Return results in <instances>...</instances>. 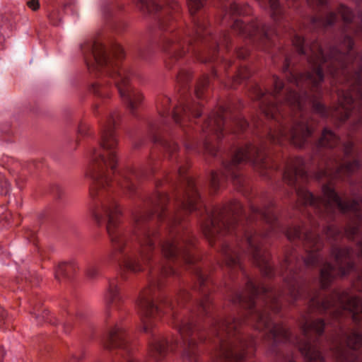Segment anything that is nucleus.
Wrapping results in <instances>:
<instances>
[{
    "label": "nucleus",
    "mask_w": 362,
    "mask_h": 362,
    "mask_svg": "<svg viewBox=\"0 0 362 362\" xmlns=\"http://www.w3.org/2000/svg\"><path fill=\"white\" fill-rule=\"evenodd\" d=\"M339 13L346 22H349L352 19V13L351 11L344 6H341L339 8Z\"/></svg>",
    "instance_id": "37"
},
{
    "label": "nucleus",
    "mask_w": 362,
    "mask_h": 362,
    "mask_svg": "<svg viewBox=\"0 0 362 362\" xmlns=\"http://www.w3.org/2000/svg\"><path fill=\"white\" fill-rule=\"evenodd\" d=\"M300 326L304 339L298 342L299 349L308 362H324V358L313 344V334H322L325 323L322 320H313L305 314L302 317Z\"/></svg>",
    "instance_id": "5"
},
{
    "label": "nucleus",
    "mask_w": 362,
    "mask_h": 362,
    "mask_svg": "<svg viewBox=\"0 0 362 362\" xmlns=\"http://www.w3.org/2000/svg\"><path fill=\"white\" fill-rule=\"evenodd\" d=\"M336 269L329 263H325L320 272V282L322 287L325 288L331 283L337 275Z\"/></svg>",
    "instance_id": "22"
},
{
    "label": "nucleus",
    "mask_w": 362,
    "mask_h": 362,
    "mask_svg": "<svg viewBox=\"0 0 362 362\" xmlns=\"http://www.w3.org/2000/svg\"><path fill=\"white\" fill-rule=\"evenodd\" d=\"M172 272H173V270L170 268H168V269L165 268V269H163V272L165 274H168V273H171Z\"/></svg>",
    "instance_id": "62"
},
{
    "label": "nucleus",
    "mask_w": 362,
    "mask_h": 362,
    "mask_svg": "<svg viewBox=\"0 0 362 362\" xmlns=\"http://www.w3.org/2000/svg\"><path fill=\"white\" fill-rule=\"evenodd\" d=\"M343 58L344 55L341 53H338L337 49H336L335 48L332 49L330 50L329 56V59L330 60L329 66H335L337 65L339 66H342L343 63L341 60Z\"/></svg>",
    "instance_id": "31"
},
{
    "label": "nucleus",
    "mask_w": 362,
    "mask_h": 362,
    "mask_svg": "<svg viewBox=\"0 0 362 362\" xmlns=\"http://www.w3.org/2000/svg\"><path fill=\"white\" fill-rule=\"evenodd\" d=\"M310 52L309 64L311 70L305 75L301 74L298 76L291 75V82L294 83L297 86L304 83H311L313 86H317L323 80L322 66L324 63L327 62L328 59L325 57L321 47L317 42L311 45Z\"/></svg>",
    "instance_id": "9"
},
{
    "label": "nucleus",
    "mask_w": 362,
    "mask_h": 362,
    "mask_svg": "<svg viewBox=\"0 0 362 362\" xmlns=\"http://www.w3.org/2000/svg\"><path fill=\"white\" fill-rule=\"evenodd\" d=\"M269 5L274 13H277L279 8V0H269Z\"/></svg>",
    "instance_id": "50"
},
{
    "label": "nucleus",
    "mask_w": 362,
    "mask_h": 362,
    "mask_svg": "<svg viewBox=\"0 0 362 362\" xmlns=\"http://www.w3.org/2000/svg\"><path fill=\"white\" fill-rule=\"evenodd\" d=\"M255 318L256 320L255 328L259 330L268 329L275 342L288 337V332L284 326L276 324L272 325V326L270 325L267 309L258 311L255 314Z\"/></svg>",
    "instance_id": "10"
},
{
    "label": "nucleus",
    "mask_w": 362,
    "mask_h": 362,
    "mask_svg": "<svg viewBox=\"0 0 362 362\" xmlns=\"http://www.w3.org/2000/svg\"><path fill=\"white\" fill-rule=\"evenodd\" d=\"M274 90L273 94L277 93L284 87L283 83L277 77L274 78Z\"/></svg>",
    "instance_id": "47"
},
{
    "label": "nucleus",
    "mask_w": 362,
    "mask_h": 362,
    "mask_svg": "<svg viewBox=\"0 0 362 362\" xmlns=\"http://www.w3.org/2000/svg\"><path fill=\"white\" fill-rule=\"evenodd\" d=\"M336 19V16L334 13H331L329 14V16L327 17V25H332L333 23V22L335 21Z\"/></svg>",
    "instance_id": "55"
},
{
    "label": "nucleus",
    "mask_w": 362,
    "mask_h": 362,
    "mask_svg": "<svg viewBox=\"0 0 362 362\" xmlns=\"http://www.w3.org/2000/svg\"><path fill=\"white\" fill-rule=\"evenodd\" d=\"M247 290L251 296L257 294L259 290L264 293L267 292V289L264 286H262L261 288L257 287L256 285L252 282L248 283Z\"/></svg>",
    "instance_id": "38"
},
{
    "label": "nucleus",
    "mask_w": 362,
    "mask_h": 362,
    "mask_svg": "<svg viewBox=\"0 0 362 362\" xmlns=\"http://www.w3.org/2000/svg\"><path fill=\"white\" fill-rule=\"evenodd\" d=\"M121 338L120 329L119 327L112 329L103 341L104 347L107 349L117 347L118 346V341Z\"/></svg>",
    "instance_id": "26"
},
{
    "label": "nucleus",
    "mask_w": 362,
    "mask_h": 362,
    "mask_svg": "<svg viewBox=\"0 0 362 362\" xmlns=\"http://www.w3.org/2000/svg\"><path fill=\"white\" fill-rule=\"evenodd\" d=\"M303 42H304L303 38H302L299 35H296L293 40V45L298 49V52L300 54L305 53V51L304 50L303 47H302Z\"/></svg>",
    "instance_id": "40"
},
{
    "label": "nucleus",
    "mask_w": 362,
    "mask_h": 362,
    "mask_svg": "<svg viewBox=\"0 0 362 362\" xmlns=\"http://www.w3.org/2000/svg\"><path fill=\"white\" fill-rule=\"evenodd\" d=\"M354 84L357 86L356 92L362 100V68L358 71L354 76Z\"/></svg>",
    "instance_id": "35"
},
{
    "label": "nucleus",
    "mask_w": 362,
    "mask_h": 362,
    "mask_svg": "<svg viewBox=\"0 0 362 362\" xmlns=\"http://www.w3.org/2000/svg\"><path fill=\"white\" fill-rule=\"evenodd\" d=\"M245 239L250 252L252 254L257 265L262 269L264 268L266 270L269 269L270 267L267 264V259L258 248V237L251 233H247L245 235Z\"/></svg>",
    "instance_id": "18"
},
{
    "label": "nucleus",
    "mask_w": 362,
    "mask_h": 362,
    "mask_svg": "<svg viewBox=\"0 0 362 362\" xmlns=\"http://www.w3.org/2000/svg\"><path fill=\"white\" fill-rule=\"evenodd\" d=\"M168 341L165 339L157 340L155 341L152 351L162 356L166 351Z\"/></svg>",
    "instance_id": "33"
},
{
    "label": "nucleus",
    "mask_w": 362,
    "mask_h": 362,
    "mask_svg": "<svg viewBox=\"0 0 362 362\" xmlns=\"http://www.w3.org/2000/svg\"><path fill=\"white\" fill-rule=\"evenodd\" d=\"M138 306L141 315L143 329L145 332H147L150 325L148 318L155 317L156 313L158 312V308L154 306L148 292H144L141 294L138 301Z\"/></svg>",
    "instance_id": "15"
},
{
    "label": "nucleus",
    "mask_w": 362,
    "mask_h": 362,
    "mask_svg": "<svg viewBox=\"0 0 362 362\" xmlns=\"http://www.w3.org/2000/svg\"><path fill=\"white\" fill-rule=\"evenodd\" d=\"M263 159L264 155L261 150L257 146L249 144L238 150L233 158V163L239 164L244 161H250L258 164Z\"/></svg>",
    "instance_id": "14"
},
{
    "label": "nucleus",
    "mask_w": 362,
    "mask_h": 362,
    "mask_svg": "<svg viewBox=\"0 0 362 362\" xmlns=\"http://www.w3.org/2000/svg\"><path fill=\"white\" fill-rule=\"evenodd\" d=\"M140 9L144 12L152 13L160 9V6L152 0H138Z\"/></svg>",
    "instance_id": "30"
},
{
    "label": "nucleus",
    "mask_w": 362,
    "mask_h": 362,
    "mask_svg": "<svg viewBox=\"0 0 362 362\" xmlns=\"http://www.w3.org/2000/svg\"><path fill=\"white\" fill-rule=\"evenodd\" d=\"M86 274L90 279H95L99 274V270L95 267H90L86 271Z\"/></svg>",
    "instance_id": "45"
},
{
    "label": "nucleus",
    "mask_w": 362,
    "mask_h": 362,
    "mask_svg": "<svg viewBox=\"0 0 362 362\" xmlns=\"http://www.w3.org/2000/svg\"><path fill=\"white\" fill-rule=\"evenodd\" d=\"M313 107L315 111L323 113L325 110V107L320 103H315L313 104Z\"/></svg>",
    "instance_id": "53"
},
{
    "label": "nucleus",
    "mask_w": 362,
    "mask_h": 362,
    "mask_svg": "<svg viewBox=\"0 0 362 362\" xmlns=\"http://www.w3.org/2000/svg\"><path fill=\"white\" fill-rule=\"evenodd\" d=\"M228 217L223 212L216 211L211 217L208 223L204 228V233L206 237L211 240L216 234L218 233H224V230L229 229Z\"/></svg>",
    "instance_id": "11"
},
{
    "label": "nucleus",
    "mask_w": 362,
    "mask_h": 362,
    "mask_svg": "<svg viewBox=\"0 0 362 362\" xmlns=\"http://www.w3.org/2000/svg\"><path fill=\"white\" fill-rule=\"evenodd\" d=\"M357 161L346 163L344 165L337 166L336 169H333L329 165L327 166L325 170H321L316 175V179L322 181L329 182L334 178L339 177L342 175L354 173L358 168Z\"/></svg>",
    "instance_id": "13"
},
{
    "label": "nucleus",
    "mask_w": 362,
    "mask_h": 362,
    "mask_svg": "<svg viewBox=\"0 0 362 362\" xmlns=\"http://www.w3.org/2000/svg\"><path fill=\"white\" fill-rule=\"evenodd\" d=\"M339 105L334 111V116L341 120H345L349 116L353 102L352 95L349 93H344L339 97Z\"/></svg>",
    "instance_id": "21"
},
{
    "label": "nucleus",
    "mask_w": 362,
    "mask_h": 362,
    "mask_svg": "<svg viewBox=\"0 0 362 362\" xmlns=\"http://www.w3.org/2000/svg\"><path fill=\"white\" fill-rule=\"evenodd\" d=\"M191 112L196 117H199L200 115L199 113H195L194 110L191 109L189 106L186 105H180L177 107L173 112V119L175 122H179L180 121V115L183 114L185 116H187L188 112Z\"/></svg>",
    "instance_id": "29"
},
{
    "label": "nucleus",
    "mask_w": 362,
    "mask_h": 362,
    "mask_svg": "<svg viewBox=\"0 0 362 362\" xmlns=\"http://www.w3.org/2000/svg\"><path fill=\"white\" fill-rule=\"evenodd\" d=\"M122 52H123L122 48L120 46H117L115 47V50L114 52V55L116 57L119 58L122 55Z\"/></svg>",
    "instance_id": "56"
},
{
    "label": "nucleus",
    "mask_w": 362,
    "mask_h": 362,
    "mask_svg": "<svg viewBox=\"0 0 362 362\" xmlns=\"http://www.w3.org/2000/svg\"><path fill=\"white\" fill-rule=\"evenodd\" d=\"M162 252L166 258L174 257L177 254L182 255L185 261L188 262L185 250L182 249L181 247L178 248L173 241H166L162 246Z\"/></svg>",
    "instance_id": "24"
},
{
    "label": "nucleus",
    "mask_w": 362,
    "mask_h": 362,
    "mask_svg": "<svg viewBox=\"0 0 362 362\" xmlns=\"http://www.w3.org/2000/svg\"><path fill=\"white\" fill-rule=\"evenodd\" d=\"M221 252L224 256L226 264L228 266H233L238 263V252L235 249L225 244L222 246Z\"/></svg>",
    "instance_id": "28"
},
{
    "label": "nucleus",
    "mask_w": 362,
    "mask_h": 362,
    "mask_svg": "<svg viewBox=\"0 0 362 362\" xmlns=\"http://www.w3.org/2000/svg\"><path fill=\"white\" fill-rule=\"evenodd\" d=\"M179 332L182 338L184 343H187L188 349L185 350V356H189V351L194 346V341L192 339H188V337L192 334V327L191 323L188 320L182 322L179 327Z\"/></svg>",
    "instance_id": "23"
},
{
    "label": "nucleus",
    "mask_w": 362,
    "mask_h": 362,
    "mask_svg": "<svg viewBox=\"0 0 362 362\" xmlns=\"http://www.w3.org/2000/svg\"><path fill=\"white\" fill-rule=\"evenodd\" d=\"M218 175L216 173L211 175V186L215 190L218 188Z\"/></svg>",
    "instance_id": "48"
},
{
    "label": "nucleus",
    "mask_w": 362,
    "mask_h": 362,
    "mask_svg": "<svg viewBox=\"0 0 362 362\" xmlns=\"http://www.w3.org/2000/svg\"><path fill=\"white\" fill-rule=\"evenodd\" d=\"M93 55L97 67H105L107 73L111 74L110 68L113 66L114 62L105 48L101 45H95ZM112 76L115 78L116 86L121 98L127 101L128 107L133 114L142 100L141 95L129 87L127 77L124 74L117 72L115 74H112Z\"/></svg>",
    "instance_id": "4"
},
{
    "label": "nucleus",
    "mask_w": 362,
    "mask_h": 362,
    "mask_svg": "<svg viewBox=\"0 0 362 362\" xmlns=\"http://www.w3.org/2000/svg\"><path fill=\"white\" fill-rule=\"evenodd\" d=\"M65 276V264L64 263L59 264L55 271V278L58 281L61 280L62 276Z\"/></svg>",
    "instance_id": "43"
},
{
    "label": "nucleus",
    "mask_w": 362,
    "mask_h": 362,
    "mask_svg": "<svg viewBox=\"0 0 362 362\" xmlns=\"http://www.w3.org/2000/svg\"><path fill=\"white\" fill-rule=\"evenodd\" d=\"M189 10L191 14H194L197 10L203 6L202 0H187Z\"/></svg>",
    "instance_id": "36"
},
{
    "label": "nucleus",
    "mask_w": 362,
    "mask_h": 362,
    "mask_svg": "<svg viewBox=\"0 0 362 362\" xmlns=\"http://www.w3.org/2000/svg\"><path fill=\"white\" fill-rule=\"evenodd\" d=\"M308 2H314L318 4H323L325 0H308Z\"/></svg>",
    "instance_id": "59"
},
{
    "label": "nucleus",
    "mask_w": 362,
    "mask_h": 362,
    "mask_svg": "<svg viewBox=\"0 0 362 362\" xmlns=\"http://www.w3.org/2000/svg\"><path fill=\"white\" fill-rule=\"evenodd\" d=\"M286 284L288 287L291 303H293L299 296L298 287L295 283L291 281L289 279H286Z\"/></svg>",
    "instance_id": "32"
},
{
    "label": "nucleus",
    "mask_w": 362,
    "mask_h": 362,
    "mask_svg": "<svg viewBox=\"0 0 362 362\" xmlns=\"http://www.w3.org/2000/svg\"><path fill=\"white\" fill-rule=\"evenodd\" d=\"M270 308H271V309H272L274 310H278V308L276 306L275 303H273V302L271 303Z\"/></svg>",
    "instance_id": "64"
},
{
    "label": "nucleus",
    "mask_w": 362,
    "mask_h": 362,
    "mask_svg": "<svg viewBox=\"0 0 362 362\" xmlns=\"http://www.w3.org/2000/svg\"><path fill=\"white\" fill-rule=\"evenodd\" d=\"M287 102L291 105L301 108L303 102V98L300 97L296 93L290 92L287 96Z\"/></svg>",
    "instance_id": "34"
},
{
    "label": "nucleus",
    "mask_w": 362,
    "mask_h": 362,
    "mask_svg": "<svg viewBox=\"0 0 362 362\" xmlns=\"http://www.w3.org/2000/svg\"><path fill=\"white\" fill-rule=\"evenodd\" d=\"M338 136L331 130L325 129L320 139V144L322 146L332 148L338 144Z\"/></svg>",
    "instance_id": "27"
},
{
    "label": "nucleus",
    "mask_w": 362,
    "mask_h": 362,
    "mask_svg": "<svg viewBox=\"0 0 362 362\" xmlns=\"http://www.w3.org/2000/svg\"><path fill=\"white\" fill-rule=\"evenodd\" d=\"M231 8L233 9L234 13H240V12L238 11V7L236 4L233 5Z\"/></svg>",
    "instance_id": "61"
},
{
    "label": "nucleus",
    "mask_w": 362,
    "mask_h": 362,
    "mask_svg": "<svg viewBox=\"0 0 362 362\" xmlns=\"http://www.w3.org/2000/svg\"><path fill=\"white\" fill-rule=\"evenodd\" d=\"M116 117L117 116L112 115L104 127L100 144L103 151L94 150L93 163L86 173V176L94 181L95 185L90 189V195L93 197L96 195L98 187H104L109 185L117 166V158L115 151L117 141L112 131Z\"/></svg>",
    "instance_id": "1"
},
{
    "label": "nucleus",
    "mask_w": 362,
    "mask_h": 362,
    "mask_svg": "<svg viewBox=\"0 0 362 362\" xmlns=\"http://www.w3.org/2000/svg\"><path fill=\"white\" fill-rule=\"evenodd\" d=\"M117 292V286L114 282L111 281L109 284V287L107 289V296L110 300H113V298L116 296Z\"/></svg>",
    "instance_id": "41"
},
{
    "label": "nucleus",
    "mask_w": 362,
    "mask_h": 362,
    "mask_svg": "<svg viewBox=\"0 0 362 362\" xmlns=\"http://www.w3.org/2000/svg\"><path fill=\"white\" fill-rule=\"evenodd\" d=\"M307 247L310 250L308 252V255L304 262L307 266L315 265L319 260V256L315 253V250L320 247L319 239L314 234L310 233L305 235Z\"/></svg>",
    "instance_id": "20"
},
{
    "label": "nucleus",
    "mask_w": 362,
    "mask_h": 362,
    "mask_svg": "<svg viewBox=\"0 0 362 362\" xmlns=\"http://www.w3.org/2000/svg\"><path fill=\"white\" fill-rule=\"evenodd\" d=\"M239 322L234 318L222 319L216 322L212 329L214 334L217 336L221 341L220 353L226 358H233L235 360L243 358V350L246 346L245 341H241L238 344L228 345L223 342V336L229 334L231 331L237 329Z\"/></svg>",
    "instance_id": "8"
},
{
    "label": "nucleus",
    "mask_w": 362,
    "mask_h": 362,
    "mask_svg": "<svg viewBox=\"0 0 362 362\" xmlns=\"http://www.w3.org/2000/svg\"><path fill=\"white\" fill-rule=\"evenodd\" d=\"M252 211L255 212H258L261 214V215L265 218V220L268 222L272 221V218H274V216L273 214V212L271 210H261L259 211L258 209L252 208Z\"/></svg>",
    "instance_id": "42"
},
{
    "label": "nucleus",
    "mask_w": 362,
    "mask_h": 362,
    "mask_svg": "<svg viewBox=\"0 0 362 362\" xmlns=\"http://www.w3.org/2000/svg\"><path fill=\"white\" fill-rule=\"evenodd\" d=\"M119 209L115 204L103 203L100 205L93 206L90 209V214L95 221L100 224L103 216H106L107 222L106 225L107 232L116 250L121 249L122 240V233L117 228L118 216L120 214Z\"/></svg>",
    "instance_id": "7"
},
{
    "label": "nucleus",
    "mask_w": 362,
    "mask_h": 362,
    "mask_svg": "<svg viewBox=\"0 0 362 362\" xmlns=\"http://www.w3.org/2000/svg\"><path fill=\"white\" fill-rule=\"evenodd\" d=\"M303 160L301 158H296L291 160L284 172V178L288 185H293L298 177H303L305 172L303 169Z\"/></svg>",
    "instance_id": "19"
},
{
    "label": "nucleus",
    "mask_w": 362,
    "mask_h": 362,
    "mask_svg": "<svg viewBox=\"0 0 362 362\" xmlns=\"http://www.w3.org/2000/svg\"><path fill=\"white\" fill-rule=\"evenodd\" d=\"M284 362H296L293 356H288L285 358Z\"/></svg>",
    "instance_id": "58"
},
{
    "label": "nucleus",
    "mask_w": 362,
    "mask_h": 362,
    "mask_svg": "<svg viewBox=\"0 0 362 362\" xmlns=\"http://www.w3.org/2000/svg\"><path fill=\"white\" fill-rule=\"evenodd\" d=\"M206 83V81L205 80L204 82L200 83L198 86L196 88V95L197 97H200V88L205 85Z\"/></svg>",
    "instance_id": "57"
},
{
    "label": "nucleus",
    "mask_w": 362,
    "mask_h": 362,
    "mask_svg": "<svg viewBox=\"0 0 362 362\" xmlns=\"http://www.w3.org/2000/svg\"><path fill=\"white\" fill-rule=\"evenodd\" d=\"M27 5L33 11H36L39 8L40 4L39 0H30L27 2Z\"/></svg>",
    "instance_id": "49"
},
{
    "label": "nucleus",
    "mask_w": 362,
    "mask_h": 362,
    "mask_svg": "<svg viewBox=\"0 0 362 362\" xmlns=\"http://www.w3.org/2000/svg\"><path fill=\"white\" fill-rule=\"evenodd\" d=\"M338 233L337 229L334 226H329L326 231V235L327 237L334 236L335 234Z\"/></svg>",
    "instance_id": "51"
},
{
    "label": "nucleus",
    "mask_w": 362,
    "mask_h": 362,
    "mask_svg": "<svg viewBox=\"0 0 362 362\" xmlns=\"http://www.w3.org/2000/svg\"><path fill=\"white\" fill-rule=\"evenodd\" d=\"M262 110L266 116L273 117L276 107L274 104H264Z\"/></svg>",
    "instance_id": "39"
},
{
    "label": "nucleus",
    "mask_w": 362,
    "mask_h": 362,
    "mask_svg": "<svg viewBox=\"0 0 362 362\" xmlns=\"http://www.w3.org/2000/svg\"><path fill=\"white\" fill-rule=\"evenodd\" d=\"M286 235L288 239H294L295 238L300 237V231L298 228H293L288 230Z\"/></svg>",
    "instance_id": "46"
},
{
    "label": "nucleus",
    "mask_w": 362,
    "mask_h": 362,
    "mask_svg": "<svg viewBox=\"0 0 362 362\" xmlns=\"http://www.w3.org/2000/svg\"><path fill=\"white\" fill-rule=\"evenodd\" d=\"M197 189L194 185L190 183L186 194V197L182 203L185 209L191 211L196 209L195 204L197 199Z\"/></svg>",
    "instance_id": "25"
},
{
    "label": "nucleus",
    "mask_w": 362,
    "mask_h": 362,
    "mask_svg": "<svg viewBox=\"0 0 362 362\" xmlns=\"http://www.w3.org/2000/svg\"><path fill=\"white\" fill-rule=\"evenodd\" d=\"M239 207H240L239 202L237 201H234L228 210L231 212H235L237 209Z\"/></svg>",
    "instance_id": "54"
},
{
    "label": "nucleus",
    "mask_w": 362,
    "mask_h": 362,
    "mask_svg": "<svg viewBox=\"0 0 362 362\" xmlns=\"http://www.w3.org/2000/svg\"><path fill=\"white\" fill-rule=\"evenodd\" d=\"M332 254L334 257L338 274L344 276L353 269V264L350 260V250L348 248L334 247Z\"/></svg>",
    "instance_id": "17"
},
{
    "label": "nucleus",
    "mask_w": 362,
    "mask_h": 362,
    "mask_svg": "<svg viewBox=\"0 0 362 362\" xmlns=\"http://www.w3.org/2000/svg\"><path fill=\"white\" fill-rule=\"evenodd\" d=\"M297 194L298 200L303 204L323 209L328 214L334 213L337 210L341 212L356 211L362 207V200L360 203L356 201L350 203L343 202L329 184H323L320 197H315L304 188L298 189Z\"/></svg>",
    "instance_id": "3"
},
{
    "label": "nucleus",
    "mask_w": 362,
    "mask_h": 362,
    "mask_svg": "<svg viewBox=\"0 0 362 362\" xmlns=\"http://www.w3.org/2000/svg\"><path fill=\"white\" fill-rule=\"evenodd\" d=\"M146 240L142 243V249L140 252V259H129L124 262V266L130 271L136 272L141 270V264H146L151 259V252L153 243L149 239V234H146Z\"/></svg>",
    "instance_id": "16"
},
{
    "label": "nucleus",
    "mask_w": 362,
    "mask_h": 362,
    "mask_svg": "<svg viewBox=\"0 0 362 362\" xmlns=\"http://www.w3.org/2000/svg\"><path fill=\"white\" fill-rule=\"evenodd\" d=\"M357 286L358 288L361 287L362 288V274L358 277V281H357Z\"/></svg>",
    "instance_id": "60"
},
{
    "label": "nucleus",
    "mask_w": 362,
    "mask_h": 362,
    "mask_svg": "<svg viewBox=\"0 0 362 362\" xmlns=\"http://www.w3.org/2000/svg\"><path fill=\"white\" fill-rule=\"evenodd\" d=\"M362 337L356 332H351L349 334L346 336V347L342 342L339 343L334 348V355L337 361L347 362L351 361L349 354L351 349H356L361 345Z\"/></svg>",
    "instance_id": "12"
},
{
    "label": "nucleus",
    "mask_w": 362,
    "mask_h": 362,
    "mask_svg": "<svg viewBox=\"0 0 362 362\" xmlns=\"http://www.w3.org/2000/svg\"><path fill=\"white\" fill-rule=\"evenodd\" d=\"M250 28L251 26H247V28H245L243 23L238 21H236L233 24V29L239 30L240 32H243L246 30L247 32L250 33Z\"/></svg>",
    "instance_id": "44"
},
{
    "label": "nucleus",
    "mask_w": 362,
    "mask_h": 362,
    "mask_svg": "<svg viewBox=\"0 0 362 362\" xmlns=\"http://www.w3.org/2000/svg\"><path fill=\"white\" fill-rule=\"evenodd\" d=\"M330 310L334 317H339L344 310H348L356 323H362V300L350 296L346 293L334 292L328 296L313 293L309 300L308 311L320 312Z\"/></svg>",
    "instance_id": "2"
},
{
    "label": "nucleus",
    "mask_w": 362,
    "mask_h": 362,
    "mask_svg": "<svg viewBox=\"0 0 362 362\" xmlns=\"http://www.w3.org/2000/svg\"><path fill=\"white\" fill-rule=\"evenodd\" d=\"M313 132V124L305 117L294 122L289 129L281 127L269 133L272 142L281 144L284 140H289L292 144L301 147Z\"/></svg>",
    "instance_id": "6"
},
{
    "label": "nucleus",
    "mask_w": 362,
    "mask_h": 362,
    "mask_svg": "<svg viewBox=\"0 0 362 362\" xmlns=\"http://www.w3.org/2000/svg\"><path fill=\"white\" fill-rule=\"evenodd\" d=\"M343 45L346 46L348 49H351L353 45L352 40L349 37H346L344 40Z\"/></svg>",
    "instance_id": "52"
},
{
    "label": "nucleus",
    "mask_w": 362,
    "mask_h": 362,
    "mask_svg": "<svg viewBox=\"0 0 362 362\" xmlns=\"http://www.w3.org/2000/svg\"><path fill=\"white\" fill-rule=\"evenodd\" d=\"M237 300L240 302L243 301L245 300V298H243L240 294H237Z\"/></svg>",
    "instance_id": "63"
}]
</instances>
